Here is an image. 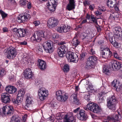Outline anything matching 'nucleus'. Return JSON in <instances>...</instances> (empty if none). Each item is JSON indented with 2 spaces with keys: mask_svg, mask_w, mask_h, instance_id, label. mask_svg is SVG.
I'll return each mask as SVG.
<instances>
[{
  "mask_svg": "<svg viewBox=\"0 0 122 122\" xmlns=\"http://www.w3.org/2000/svg\"><path fill=\"white\" fill-rule=\"evenodd\" d=\"M59 37V36L58 34L56 33H55L52 34L51 36V37L52 38L54 39H56L58 38Z\"/></svg>",
  "mask_w": 122,
  "mask_h": 122,
  "instance_id": "nucleus-49",
  "label": "nucleus"
},
{
  "mask_svg": "<svg viewBox=\"0 0 122 122\" xmlns=\"http://www.w3.org/2000/svg\"><path fill=\"white\" fill-rule=\"evenodd\" d=\"M63 94L61 91V90H59L57 91L56 92V98L58 99H60V96Z\"/></svg>",
  "mask_w": 122,
  "mask_h": 122,
  "instance_id": "nucleus-38",
  "label": "nucleus"
},
{
  "mask_svg": "<svg viewBox=\"0 0 122 122\" xmlns=\"http://www.w3.org/2000/svg\"><path fill=\"white\" fill-rule=\"evenodd\" d=\"M24 77L25 79H30L32 78L33 74L30 69H26L24 71Z\"/></svg>",
  "mask_w": 122,
  "mask_h": 122,
  "instance_id": "nucleus-20",
  "label": "nucleus"
},
{
  "mask_svg": "<svg viewBox=\"0 0 122 122\" xmlns=\"http://www.w3.org/2000/svg\"><path fill=\"white\" fill-rule=\"evenodd\" d=\"M109 67L112 70L119 69L120 72L122 73V64L118 61H114L111 62L110 64Z\"/></svg>",
  "mask_w": 122,
  "mask_h": 122,
  "instance_id": "nucleus-9",
  "label": "nucleus"
},
{
  "mask_svg": "<svg viewBox=\"0 0 122 122\" xmlns=\"http://www.w3.org/2000/svg\"><path fill=\"white\" fill-rule=\"evenodd\" d=\"M119 82L113 81L112 82L111 86L114 87H115L117 91H121V86H122L121 84L119 85Z\"/></svg>",
  "mask_w": 122,
  "mask_h": 122,
  "instance_id": "nucleus-25",
  "label": "nucleus"
},
{
  "mask_svg": "<svg viewBox=\"0 0 122 122\" xmlns=\"http://www.w3.org/2000/svg\"><path fill=\"white\" fill-rule=\"evenodd\" d=\"M32 101V100L31 97H27L26 98V105L25 106V107L26 108V107H28L29 105L31 104Z\"/></svg>",
  "mask_w": 122,
  "mask_h": 122,
  "instance_id": "nucleus-33",
  "label": "nucleus"
},
{
  "mask_svg": "<svg viewBox=\"0 0 122 122\" xmlns=\"http://www.w3.org/2000/svg\"><path fill=\"white\" fill-rule=\"evenodd\" d=\"M69 66L68 64L65 65L63 67V70L65 72H68L69 71Z\"/></svg>",
  "mask_w": 122,
  "mask_h": 122,
  "instance_id": "nucleus-42",
  "label": "nucleus"
},
{
  "mask_svg": "<svg viewBox=\"0 0 122 122\" xmlns=\"http://www.w3.org/2000/svg\"><path fill=\"white\" fill-rule=\"evenodd\" d=\"M105 94V93L104 92H101L99 94V99L100 101H101V102H102L104 101L103 97Z\"/></svg>",
  "mask_w": 122,
  "mask_h": 122,
  "instance_id": "nucleus-40",
  "label": "nucleus"
},
{
  "mask_svg": "<svg viewBox=\"0 0 122 122\" xmlns=\"http://www.w3.org/2000/svg\"><path fill=\"white\" fill-rule=\"evenodd\" d=\"M102 14V13L98 11H97L96 12V15H98Z\"/></svg>",
  "mask_w": 122,
  "mask_h": 122,
  "instance_id": "nucleus-61",
  "label": "nucleus"
},
{
  "mask_svg": "<svg viewBox=\"0 0 122 122\" xmlns=\"http://www.w3.org/2000/svg\"><path fill=\"white\" fill-rule=\"evenodd\" d=\"M60 45L57 49V52L59 56L63 57L67 51V46L64 41H61L58 43Z\"/></svg>",
  "mask_w": 122,
  "mask_h": 122,
  "instance_id": "nucleus-1",
  "label": "nucleus"
},
{
  "mask_svg": "<svg viewBox=\"0 0 122 122\" xmlns=\"http://www.w3.org/2000/svg\"><path fill=\"white\" fill-rule=\"evenodd\" d=\"M112 55L115 58L119 60L121 58L119 57V56L117 54V52L116 51H114L113 52Z\"/></svg>",
  "mask_w": 122,
  "mask_h": 122,
  "instance_id": "nucleus-44",
  "label": "nucleus"
},
{
  "mask_svg": "<svg viewBox=\"0 0 122 122\" xmlns=\"http://www.w3.org/2000/svg\"><path fill=\"white\" fill-rule=\"evenodd\" d=\"M77 117L79 120H85L87 118V115L84 110H81L77 114Z\"/></svg>",
  "mask_w": 122,
  "mask_h": 122,
  "instance_id": "nucleus-15",
  "label": "nucleus"
},
{
  "mask_svg": "<svg viewBox=\"0 0 122 122\" xmlns=\"http://www.w3.org/2000/svg\"><path fill=\"white\" fill-rule=\"evenodd\" d=\"M25 93V91L24 89H20L19 91L18 94L17 95V99L19 101H21L22 98V96L24 95Z\"/></svg>",
  "mask_w": 122,
  "mask_h": 122,
  "instance_id": "nucleus-29",
  "label": "nucleus"
},
{
  "mask_svg": "<svg viewBox=\"0 0 122 122\" xmlns=\"http://www.w3.org/2000/svg\"><path fill=\"white\" fill-rule=\"evenodd\" d=\"M0 14L1 15L3 19H4L7 17L8 14L2 10H0Z\"/></svg>",
  "mask_w": 122,
  "mask_h": 122,
  "instance_id": "nucleus-41",
  "label": "nucleus"
},
{
  "mask_svg": "<svg viewBox=\"0 0 122 122\" xmlns=\"http://www.w3.org/2000/svg\"><path fill=\"white\" fill-rule=\"evenodd\" d=\"M42 48V45L41 46H38L37 51H38V52H42L43 51Z\"/></svg>",
  "mask_w": 122,
  "mask_h": 122,
  "instance_id": "nucleus-50",
  "label": "nucleus"
},
{
  "mask_svg": "<svg viewBox=\"0 0 122 122\" xmlns=\"http://www.w3.org/2000/svg\"><path fill=\"white\" fill-rule=\"evenodd\" d=\"M95 7V6L93 4L90 5L89 6V9L91 10H93Z\"/></svg>",
  "mask_w": 122,
  "mask_h": 122,
  "instance_id": "nucleus-52",
  "label": "nucleus"
},
{
  "mask_svg": "<svg viewBox=\"0 0 122 122\" xmlns=\"http://www.w3.org/2000/svg\"><path fill=\"white\" fill-rule=\"evenodd\" d=\"M68 95L67 93H65L64 94H62L61 96H60V99H58V98L57 100L61 102H65L68 98Z\"/></svg>",
  "mask_w": 122,
  "mask_h": 122,
  "instance_id": "nucleus-31",
  "label": "nucleus"
},
{
  "mask_svg": "<svg viewBox=\"0 0 122 122\" xmlns=\"http://www.w3.org/2000/svg\"><path fill=\"white\" fill-rule=\"evenodd\" d=\"M91 54L92 55H94L95 53V51L93 49H91L90 50Z\"/></svg>",
  "mask_w": 122,
  "mask_h": 122,
  "instance_id": "nucleus-60",
  "label": "nucleus"
},
{
  "mask_svg": "<svg viewBox=\"0 0 122 122\" xmlns=\"http://www.w3.org/2000/svg\"><path fill=\"white\" fill-rule=\"evenodd\" d=\"M48 95V91L45 89L41 88L38 91V95L39 99L42 101L45 99Z\"/></svg>",
  "mask_w": 122,
  "mask_h": 122,
  "instance_id": "nucleus-10",
  "label": "nucleus"
},
{
  "mask_svg": "<svg viewBox=\"0 0 122 122\" xmlns=\"http://www.w3.org/2000/svg\"><path fill=\"white\" fill-rule=\"evenodd\" d=\"M90 95L88 93L87 94H86L85 95L84 98L88 101H89L90 100Z\"/></svg>",
  "mask_w": 122,
  "mask_h": 122,
  "instance_id": "nucleus-47",
  "label": "nucleus"
},
{
  "mask_svg": "<svg viewBox=\"0 0 122 122\" xmlns=\"http://www.w3.org/2000/svg\"><path fill=\"white\" fill-rule=\"evenodd\" d=\"M2 30L4 32H6L8 31V29L6 27H4L3 28Z\"/></svg>",
  "mask_w": 122,
  "mask_h": 122,
  "instance_id": "nucleus-58",
  "label": "nucleus"
},
{
  "mask_svg": "<svg viewBox=\"0 0 122 122\" xmlns=\"http://www.w3.org/2000/svg\"><path fill=\"white\" fill-rule=\"evenodd\" d=\"M91 20L94 23L95 25H98L97 20L96 19L94 15L92 14L91 15Z\"/></svg>",
  "mask_w": 122,
  "mask_h": 122,
  "instance_id": "nucleus-39",
  "label": "nucleus"
},
{
  "mask_svg": "<svg viewBox=\"0 0 122 122\" xmlns=\"http://www.w3.org/2000/svg\"><path fill=\"white\" fill-rule=\"evenodd\" d=\"M118 32L114 37V38L118 39L119 40H122V30H118Z\"/></svg>",
  "mask_w": 122,
  "mask_h": 122,
  "instance_id": "nucleus-34",
  "label": "nucleus"
},
{
  "mask_svg": "<svg viewBox=\"0 0 122 122\" xmlns=\"http://www.w3.org/2000/svg\"><path fill=\"white\" fill-rule=\"evenodd\" d=\"M71 43L73 46L76 47L79 45L80 42L79 41L77 37L76 36L73 38Z\"/></svg>",
  "mask_w": 122,
  "mask_h": 122,
  "instance_id": "nucleus-26",
  "label": "nucleus"
},
{
  "mask_svg": "<svg viewBox=\"0 0 122 122\" xmlns=\"http://www.w3.org/2000/svg\"><path fill=\"white\" fill-rule=\"evenodd\" d=\"M64 122H75L76 119L73 116H69L65 115L64 116Z\"/></svg>",
  "mask_w": 122,
  "mask_h": 122,
  "instance_id": "nucleus-22",
  "label": "nucleus"
},
{
  "mask_svg": "<svg viewBox=\"0 0 122 122\" xmlns=\"http://www.w3.org/2000/svg\"><path fill=\"white\" fill-rule=\"evenodd\" d=\"M107 107L109 109L115 110L116 108V105L117 100L116 97L113 96L109 97L107 100Z\"/></svg>",
  "mask_w": 122,
  "mask_h": 122,
  "instance_id": "nucleus-2",
  "label": "nucleus"
},
{
  "mask_svg": "<svg viewBox=\"0 0 122 122\" xmlns=\"http://www.w3.org/2000/svg\"><path fill=\"white\" fill-rule=\"evenodd\" d=\"M71 97L73 99V103L77 105H79L80 104V102L77 98L76 95L74 94H72Z\"/></svg>",
  "mask_w": 122,
  "mask_h": 122,
  "instance_id": "nucleus-30",
  "label": "nucleus"
},
{
  "mask_svg": "<svg viewBox=\"0 0 122 122\" xmlns=\"http://www.w3.org/2000/svg\"><path fill=\"white\" fill-rule=\"evenodd\" d=\"M113 39V38L110 37L109 38V41L114 46V47H118L119 44L118 43L116 42L115 39Z\"/></svg>",
  "mask_w": 122,
  "mask_h": 122,
  "instance_id": "nucleus-32",
  "label": "nucleus"
},
{
  "mask_svg": "<svg viewBox=\"0 0 122 122\" xmlns=\"http://www.w3.org/2000/svg\"><path fill=\"white\" fill-rule=\"evenodd\" d=\"M29 17L30 18V16L29 15L27 14L25 15L22 14L20 15L17 17V21L20 23H24Z\"/></svg>",
  "mask_w": 122,
  "mask_h": 122,
  "instance_id": "nucleus-18",
  "label": "nucleus"
},
{
  "mask_svg": "<svg viewBox=\"0 0 122 122\" xmlns=\"http://www.w3.org/2000/svg\"><path fill=\"white\" fill-rule=\"evenodd\" d=\"M86 17L87 19L89 20L90 18V15L88 14H87Z\"/></svg>",
  "mask_w": 122,
  "mask_h": 122,
  "instance_id": "nucleus-64",
  "label": "nucleus"
},
{
  "mask_svg": "<svg viewBox=\"0 0 122 122\" xmlns=\"http://www.w3.org/2000/svg\"><path fill=\"white\" fill-rule=\"evenodd\" d=\"M52 117L51 116H50V117L49 118V121H51V122H53L54 120L52 118Z\"/></svg>",
  "mask_w": 122,
  "mask_h": 122,
  "instance_id": "nucleus-63",
  "label": "nucleus"
},
{
  "mask_svg": "<svg viewBox=\"0 0 122 122\" xmlns=\"http://www.w3.org/2000/svg\"><path fill=\"white\" fill-rule=\"evenodd\" d=\"M74 0H69V3L66 7V9L69 11L72 10L75 8V5Z\"/></svg>",
  "mask_w": 122,
  "mask_h": 122,
  "instance_id": "nucleus-24",
  "label": "nucleus"
},
{
  "mask_svg": "<svg viewBox=\"0 0 122 122\" xmlns=\"http://www.w3.org/2000/svg\"><path fill=\"white\" fill-rule=\"evenodd\" d=\"M5 74V71L3 69H0V76H2Z\"/></svg>",
  "mask_w": 122,
  "mask_h": 122,
  "instance_id": "nucleus-48",
  "label": "nucleus"
},
{
  "mask_svg": "<svg viewBox=\"0 0 122 122\" xmlns=\"http://www.w3.org/2000/svg\"><path fill=\"white\" fill-rule=\"evenodd\" d=\"M107 118L108 120L112 122L117 120H120L121 118V117L120 114H115L113 116H108Z\"/></svg>",
  "mask_w": 122,
  "mask_h": 122,
  "instance_id": "nucleus-19",
  "label": "nucleus"
},
{
  "mask_svg": "<svg viewBox=\"0 0 122 122\" xmlns=\"http://www.w3.org/2000/svg\"><path fill=\"white\" fill-rule=\"evenodd\" d=\"M111 12V13L109 16L110 19L112 20H115L119 17V15L117 12L112 11Z\"/></svg>",
  "mask_w": 122,
  "mask_h": 122,
  "instance_id": "nucleus-27",
  "label": "nucleus"
},
{
  "mask_svg": "<svg viewBox=\"0 0 122 122\" xmlns=\"http://www.w3.org/2000/svg\"><path fill=\"white\" fill-rule=\"evenodd\" d=\"M95 26L97 28L98 31L99 32H100L101 31V29L99 25H95Z\"/></svg>",
  "mask_w": 122,
  "mask_h": 122,
  "instance_id": "nucleus-56",
  "label": "nucleus"
},
{
  "mask_svg": "<svg viewBox=\"0 0 122 122\" xmlns=\"http://www.w3.org/2000/svg\"><path fill=\"white\" fill-rule=\"evenodd\" d=\"M27 116V115L26 114L24 115V116L22 117V119L24 122H25L26 121V117Z\"/></svg>",
  "mask_w": 122,
  "mask_h": 122,
  "instance_id": "nucleus-57",
  "label": "nucleus"
},
{
  "mask_svg": "<svg viewBox=\"0 0 122 122\" xmlns=\"http://www.w3.org/2000/svg\"><path fill=\"white\" fill-rule=\"evenodd\" d=\"M57 3L55 0H50V2L48 3L47 4L48 5H56Z\"/></svg>",
  "mask_w": 122,
  "mask_h": 122,
  "instance_id": "nucleus-43",
  "label": "nucleus"
},
{
  "mask_svg": "<svg viewBox=\"0 0 122 122\" xmlns=\"http://www.w3.org/2000/svg\"><path fill=\"white\" fill-rule=\"evenodd\" d=\"M76 55L71 52H67L66 54V56L68 61L71 62H77V60L75 58V56Z\"/></svg>",
  "mask_w": 122,
  "mask_h": 122,
  "instance_id": "nucleus-13",
  "label": "nucleus"
},
{
  "mask_svg": "<svg viewBox=\"0 0 122 122\" xmlns=\"http://www.w3.org/2000/svg\"><path fill=\"white\" fill-rule=\"evenodd\" d=\"M80 108L79 107H78L76 109L74 110L73 111V112L75 113H76L78 111L80 110Z\"/></svg>",
  "mask_w": 122,
  "mask_h": 122,
  "instance_id": "nucleus-62",
  "label": "nucleus"
},
{
  "mask_svg": "<svg viewBox=\"0 0 122 122\" xmlns=\"http://www.w3.org/2000/svg\"><path fill=\"white\" fill-rule=\"evenodd\" d=\"M20 118L18 116H14L12 117L11 118V121L13 122H20Z\"/></svg>",
  "mask_w": 122,
  "mask_h": 122,
  "instance_id": "nucleus-36",
  "label": "nucleus"
},
{
  "mask_svg": "<svg viewBox=\"0 0 122 122\" xmlns=\"http://www.w3.org/2000/svg\"><path fill=\"white\" fill-rule=\"evenodd\" d=\"M112 54V52L109 49L107 48L103 50L101 52V56L103 58L107 59L111 57Z\"/></svg>",
  "mask_w": 122,
  "mask_h": 122,
  "instance_id": "nucleus-14",
  "label": "nucleus"
},
{
  "mask_svg": "<svg viewBox=\"0 0 122 122\" xmlns=\"http://www.w3.org/2000/svg\"><path fill=\"white\" fill-rule=\"evenodd\" d=\"M14 76L13 75L10 74L9 75V78L10 80H11L14 78Z\"/></svg>",
  "mask_w": 122,
  "mask_h": 122,
  "instance_id": "nucleus-59",
  "label": "nucleus"
},
{
  "mask_svg": "<svg viewBox=\"0 0 122 122\" xmlns=\"http://www.w3.org/2000/svg\"><path fill=\"white\" fill-rule=\"evenodd\" d=\"M117 2V0H108L107 5L109 7L113 8L115 6Z\"/></svg>",
  "mask_w": 122,
  "mask_h": 122,
  "instance_id": "nucleus-28",
  "label": "nucleus"
},
{
  "mask_svg": "<svg viewBox=\"0 0 122 122\" xmlns=\"http://www.w3.org/2000/svg\"><path fill=\"white\" fill-rule=\"evenodd\" d=\"M36 34L34 33L31 38V40L34 41L40 42L44 37V32L42 30L36 32Z\"/></svg>",
  "mask_w": 122,
  "mask_h": 122,
  "instance_id": "nucleus-8",
  "label": "nucleus"
},
{
  "mask_svg": "<svg viewBox=\"0 0 122 122\" xmlns=\"http://www.w3.org/2000/svg\"><path fill=\"white\" fill-rule=\"evenodd\" d=\"M5 51L7 52V57L9 59H13L17 55L16 49L12 47H9L7 50H5Z\"/></svg>",
  "mask_w": 122,
  "mask_h": 122,
  "instance_id": "nucleus-5",
  "label": "nucleus"
},
{
  "mask_svg": "<svg viewBox=\"0 0 122 122\" xmlns=\"http://www.w3.org/2000/svg\"><path fill=\"white\" fill-rule=\"evenodd\" d=\"M38 65L41 70H43L45 69L46 67V62L43 61L40 59L38 60Z\"/></svg>",
  "mask_w": 122,
  "mask_h": 122,
  "instance_id": "nucleus-21",
  "label": "nucleus"
},
{
  "mask_svg": "<svg viewBox=\"0 0 122 122\" xmlns=\"http://www.w3.org/2000/svg\"><path fill=\"white\" fill-rule=\"evenodd\" d=\"M80 59L81 60H83V58L85 56V53H81L80 55Z\"/></svg>",
  "mask_w": 122,
  "mask_h": 122,
  "instance_id": "nucleus-53",
  "label": "nucleus"
},
{
  "mask_svg": "<svg viewBox=\"0 0 122 122\" xmlns=\"http://www.w3.org/2000/svg\"><path fill=\"white\" fill-rule=\"evenodd\" d=\"M43 46L45 51L47 53H51L53 52L55 47L52 41H48L43 43Z\"/></svg>",
  "mask_w": 122,
  "mask_h": 122,
  "instance_id": "nucleus-3",
  "label": "nucleus"
},
{
  "mask_svg": "<svg viewBox=\"0 0 122 122\" xmlns=\"http://www.w3.org/2000/svg\"><path fill=\"white\" fill-rule=\"evenodd\" d=\"M20 2L21 5L22 6L25 5L28 2V1H26V0H20Z\"/></svg>",
  "mask_w": 122,
  "mask_h": 122,
  "instance_id": "nucleus-45",
  "label": "nucleus"
},
{
  "mask_svg": "<svg viewBox=\"0 0 122 122\" xmlns=\"http://www.w3.org/2000/svg\"><path fill=\"white\" fill-rule=\"evenodd\" d=\"M47 5L48 6V8L49 10L51 12H52L54 11L55 9L56 5Z\"/></svg>",
  "mask_w": 122,
  "mask_h": 122,
  "instance_id": "nucleus-37",
  "label": "nucleus"
},
{
  "mask_svg": "<svg viewBox=\"0 0 122 122\" xmlns=\"http://www.w3.org/2000/svg\"><path fill=\"white\" fill-rule=\"evenodd\" d=\"M59 21L57 19L53 17L49 19L47 22L48 26L50 28L56 27L58 25Z\"/></svg>",
  "mask_w": 122,
  "mask_h": 122,
  "instance_id": "nucleus-11",
  "label": "nucleus"
},
{
  "mask_svg": "<svg viewBox=\"0 0 122 122\" xmlns=\"http://www.w3.org/2000/svg\"><path fill=\"white\" fill-rule=\"evenodd\" d=\"M97 60V57L95 56H90L87 62L86 68L89 69L92 67V66L96 63Z\"/></svg>",
  "mask_w": 122,
  "mask_h": 122,
  "instance_id": "nucleus-7",
  "label": "nucleus"
},
{
  "mask_svg": "<svg viewBox=\"0 0 122 122\" xmlns=\"http://www.w3.org/2000/svg\"><path fill=\"white\" fill-rule=\"evenodd\" d=\"M70 27L69 26H66V25H63L62 26L57 27L56 30L61 33H66L70 31Z\"/></svg>",
  "mask_w": 122,
  "mask_h": 122,
  "instance_id": "nucleus-17",
  "label": "nucleus"
},
{
  "mask_svg": "<svg viewBox=\"0 0 122 122\" xmlns=\"http://www.w3.org/2000/svg\"><path fill=\"white\" fill-rule=\"evenodd\" d=\"M12 31L14 34H17V36L19 37H25L26 36L28 33V31L26 29H17L16 28H14L12 29Z\"/></svg>",
  "mask_w": 122,
  "mask_h": 122,
  "instance_id": "nucleus-6",
  "label": "nucleus"
},
{
  "mask_svg": "<svg viewBox=\"0 0 122 122\" xmlns=\"http://www.w3.org/2000/svg\"><path fill=\"white\" fill-rule=\"evenodd\" d=\"M21 101H19V100L17 99V98L16 99H15L13 98L12 100V102L14 104H18V103H19Z\"/></svg>",
  "mask_w": 122,
  "mask_h": 122,
  "instance_id": "nucleus-46",
  "label": "nucleus"
},
{
  "mask_svg": "<svg viewBox=\"0 0 122 122\" xmlns=\"http://www.w3.org/2000/svg\"><path fill=\"white\" fill-rule=\"evenodd\" d=\"M6 91L10 94H12L16 92L17 89L14 86H6L5 88Z\"/></svg>",
  "mask_w": 122,
  "mask_h": 122,
  "instance_id": "nucleus-23",
  "label": "nucleus"
},
{
  "mask_svg": "<svg viewBox=\"0 0 122 122\" xmlns=\"http://www.w3.org/2000/svg\"><path fill=\"white\" fill-rule=\"evenodd\" d=\"M102 71L103 72L107 75H109L110 74V71L108 70L107 66L106 65L104 66Z\"/></svg>",
  "mask_w": 122,
  "mask_h": 122,
  "instance_id": "nucleus-35",
  "label": "nucleus"
},
{
  "mask_svg": "<svg viewBox=\"0 0 122 122\" xmlns=\"http://www.w3.org/2000/svg\"><path fill=\"white\" fill-rule=\"evenodd\" d=\"M33 23L35 25V26H37L40 24V23L39 20H37L34 21Z\"/></svg>",
  "mask_w": 122,
  "mask_h": 122,
  "instance_id": "nucleus-51",
  "label": "nucleus"
},
{
  "mask_svg": "<svg viewBox=\"0 0 122 122\" xmlns=\"http://www.w3.org/2000/svg\"><path fill=\"white\" fill-rule=\"evenodd\" d=\"M3 114L6 115H10L12 114L14 112V109L12 106H5L2 108Z\"/></svg>",
  "mask_w": 122,
  "mask_h": 122,
  "instance_id": "nucleus-12",
  "label": "nucleus"
},
{
  "mask_svg": "<svg viewBox=\"0 0 122 122\" xmlns=\"http://www.w3.org/2000/svg\"><path fill=\"white\" fill-rule=\"evenodd\" d=\"M20 43L21 45H27V42L26 41H23L20 42Z\"/></svg>",
  "mask_w": 122,
  "mask_h": 122,
  "instance_id": "nucleus-54",
  "label": "nucleus"
},
{
  "mask_svg": "<svg viewBox=\"0 0 122 122\" xmlns=\"http://www.w3.org/2000/svg\"><path fill=\"white\" fill-rule=\"evenodd\" d=\"M27 8L28 9H30L31 8V3L30 2H28L27 4Z\"/></svg>",
  "mask_w": 122,
  "mask_h": 122,
  "instance_id": "nucleus-55",
  "label": "nucleus"
},
{
  "mask_svg": "<svg viewBox=\"0 0 122 122\" xmlns=\"http://www.w3.org/2000/svg\"><path fill=\"white\" fill-rule=\"evenodd\" d=\"M87 107L89 110L95 113H98L101 111V108L97 104L90 101L88 104Z\"/></svg>",
  "mask_w": 122,
  "mask_h": 122,
  "instance_id": "nucleus-4",
  "label": "nucleus"
},
{
  "mask_svg": "<svg viewBox=\"0 0 122 122\" xmlns=\"http://www.w3.org/2000/svg\"><path fill=\"white\" fill-rule=\"evenodd\" d=\"M1 100L3 103H8L10 101V96L7 93H3L1 95Z\"/></svg>",
  "mask_w": 122,
  "mask_h": 122,
  "instance_id": "nucleus-16",
  "label": "nucleus"
}]
</instances>
